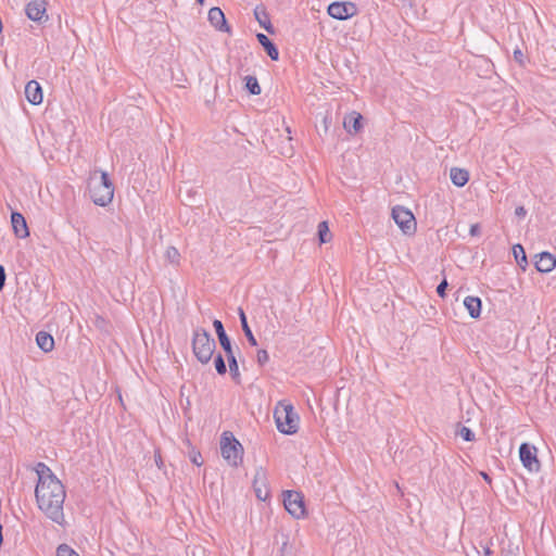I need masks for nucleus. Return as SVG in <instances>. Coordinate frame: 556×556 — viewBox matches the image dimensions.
Instances as JSON below:
<instances>
[{"label": "nucleus", "instance_id": "nucleus-16", "mask_svg": "<svg viewBox=\"0 0 556 556\" xmlns=\"http://www.w3.org/2000/svg\"><path fill=\"white\" fill-rule=\"evenodd\" d=\"M213 327L216 331L219 344L225 353L230 354V352H233L230 338L227 336L223 323L218 319H215L213 321Z\"/></svg>", "mask_w": 556, "mask_h": 556}, {"label": "nucleus", "instance_id": "nucleus-40", "mask_svg": "<svg viewBox=\"0 0 556 556\" xmlns=\"http://www.w3.org/2000/svg\"><path fill=\"white\" fill-rule=\"evenodd\" d=\"M155 463H156V465H157L159 467H161L162 459H161V457H160V456H159V457H155Z\"/></svg>", "mask_w": 556, "mask_h": 556}, {"label": "nucleus", "instance_id": "nucleus-4", "mask_svg": "<svg viewBox=\"0 0 556 556\" xmlns=\"http://www.w3.org/2000/svg\"><path fill=\"white\" fill-rule=\"evenodd\" d=\"M216 349L215 340L202 328L194 330L192 339V350L197 359L202 364H207Z\"/></svg>", "mask_w": 556, "mask_h": 556}, {"label": "nucleus", "instance_id": "nucleus-21", "mask_svg": "<svg viewBox=\"0 0 556 556\" xmlns=\"http://www.w3.org/2000/svg\"><path fill=\"white\" fill-rule=\"evenodd\" d=\"M36 343L38 348L46 353L52 351L54 348L53 337L46 331H39L36 334Z\"/></svg>", "mask_w": 556, "mask_h": 556}, {"label": "nucleus", "instance_id": "nucleus-11", "mask_svg": "<svg viewBox=\"0 0 556 556\" xmlns=\"http://www.w3.org/2000/svg\"><path fill=\"white\" fill-rule=\"evenodd\" d=\"M534 266L540 273H551L556 267V257L549 252H541L534 256Z\"/></svg>", "mask_w": 556, "mask_h": 556}, {"label": "nucleus", "instance_id": "nucleus-32", "mask_svg": "<svg viewBox=\"0 0 556 556\" xmlns=\"http://www.w3.org/2000/svg\"><path fill=\"white\" fill-rule=\"evenodd\" d=\"M458 434L462 437L463 440L467 442H471L475 440V433L468 427L463 426L459 429Z\"/></svg>", "mask_w": 556, "mask_h": 556}, {"label": "nucleus", "instance_id": "nucleus-34", "mask_svg": "<svg viewBox=\"0 0 556 556\" xmlns=\"http://www.w3.org/2000/svg\"><path fill=\"white\" fill-rule=\"evenodd\" d=\"M280 556H293L292 546L285 542L280 547Z\"/></svg>", "mask_w": 556, "mask_h": 556}, {"label": "nucleus", "instance_id": "nucleus-25", "mask_svg": "<svg viewBox=\"0 0 556 556\" xmlns=\"http://www.w3.org/2000/svg\"><path fill=\"white\" fill-rule=\"evenodd\" d=\"M226 357L228 361L229 370H230V375H231L232 379L235 381H239L240 372H239V366H238V362L235 356V353L230 352V354H226Z\"/></svg>", "mask_w": 556, "mask_h": 556}, {"label": "nucleus", "instance_id": "nucleus-35", "mask_svg": "<svg viewBox=\"0 0 556 556\" xmlns=\"http://www.w3.org/2000/svg\"><path fill=\"white\" fill-rule=\"evenodd\" d=\"M5 279H7V275H5L4 266L0 265V291H2V289L4 288Z\"/></svg>", "mask_w": 556, "mask_h": 556}, {"label": "nucleus", "instance_id": "nucleus-6", "mask_svg": "<svg viewBox=\"0 0 556 556\" xmlns=\"http://www.w3.org/2000/svg\"><path fill=\"white\" fill-rule=\"evenodd\" d=\"M392 218L405 235H412L416 230V220L413 213L401 205L392 208Z\"/></svg>", "mask_w": 556, "mask_h": 556}, {"label": "nucleus", "instance_id": "nucleus-30", "mask_svg": "<svg viewBox=\"0 0 556 556\" xmlns=\"http://www.w3.org/2000/svg\"><path fill=\"white\" fill-rule=\"evenodd\" d=\"M56 556H79V555L68 545L61 544L56 548Z\"/></svg>", "mask_w": 556, "mask_h": 556}, {"label": "nucleus", "instance_id": "nucleus-31", "mask_svg": "<svg viewBox=\"0 0 556 556\" xmlns=\"http://www.w3.org/2000/svg\"><path fill=\"white\" fill-rule=\"evenodd\" d=\"M269 361V354L266 350L264 349H261L257 351L256 353V362L258 364V366L263 367L264 365H266Z\"/></svg>", "mask_w": 556, "mask_h": 556}, {"label": "nucleus", "instance_id": "nucleus-23", "mask_svg": "<svg viewBox=\"0 0 556 556\" xmlns=\"http://www.w3.org/2000/svg\"><path fill=\"white\" fill-rule=\"evenodd\" d=\"M238 314H239V318H240V323H241V327H242V330L244 332V336L248 340V342L252 345V346H256L257 345V341L248 324V319H247V316H245V313L244 311L239 307L238 309Z\"/></svg>", "mask_w": 556, "mask_h": 556}, {"label": "nucleus", "instance_id": "nucleus-24", "mask_svg": "<svg viewBox=\"0 0 556 556\" xmlns=\"http://www.w3.org/2000/svg\"><path fill=\"white\" fill-rule=\"evenodd\" d=\"M513 254H514L515 261L519 265V267L522 270H526V268L528 266V258H527V254H526L523 247L519 243L515 244L513 247Z\"/></svg>", "mask_w": 556, "mask_h": 556}, {"label": "nucleus", "instance_id": "nucleus-14", "mask_svg": "<svg viewBox=\"0 0 556 556\" xmlns=\"http://www.w3.org/2000/svg\"><path fill=\"white\" fill-rule=\"evenodd\" d=\"M208 21L219 31H229L224 12L220 8L214 7L208 11Z\"/></svg>", "mask_w": 556, "mask_h": 556}, {"label": "nucleus", "instance_id": "nucleus-10", "mask_svg": "<svg viewBox=\"0 0 556 556\" xmlns=\"http://www.w3.org/2000/svg\"><path fill=\"white\" fill-rule=\"evenodd\" d=\"M253 489L260 501H266L269 497V489L267 486L266 471L260 467L256 469L253 479Z\"/></svg>", "mask_w": 556, "mask_h": 556}, {"label": "nucleus", "instance_id": "nucleus-41", "mask_svg": "<svg viewBox=\"0 0 556 556\" xmlns=\"http://www.w3.org/2000/svg\"><path fill=\"white\" fill-rule=\"evenodd\" d=\"M3 536H2V526L0 525V546L2 545Z\"/></svg>", "mask_w": 556, "mask_h": 556}, {"label": "nucleus", "instance_id": "nucleus-29", "mask_svg": "<svg viewBox=\"0 0 556 556\" xmlns=\"http://www.w3.org/2000/svg\"><path fill=\"white\" fill-rule=\"evenodd\" d=\"M214 366L217 374L225 375L227 372L226 363L222 354L216 355V357L214 358Z\"/></svg>", "mask_w": 556, "mask_h": 556}, {"label": "nucleus", "instance_id": "nucleus-33", "mask_svg": "<svg viewBox=\"0 0 556 556\" xmlns=\"http://www.w3.org/2000/svg\"><path fill=\"white\" fill-rule=\"evenodd\" d=\"M447 286H448V283H447L446 279H443L437 287V293L440 298H444L446 295L445 291H446Z\"/></svg>", "mask_w": 556, "mask_h": 556}, {"label": "nucleus", "instance_id": "nucleus-8", "mask_svg": "<svg viewBox=\"0 0 556 556\" xmlns=\"http://www.w3.org/2000/svg\"><path fill=\"white\" fill-rule=\"evenodd\" d=\"M519 457L522 465L531 472L540 470V462L536 457V448L529 443L519 446Z\"/></svg>", "mask_w": 556, "mask_h": 556}, {"label": "nucleus", "instance_id": "nucleus-36", "mask_svg": "<svg viewBox=\"0 0 556 556\" xmlns=\"http://www.w3.org/2000/svg\"><path fill=\"white\" fill-rule=\"evenodd\" d=\"M527 214V211L523 206H517L515 210V215L519 218H523Z\"/></svg>", "mask_w": 556, "mask_h": 556}, {"label": "nucleus", "instance_id": "nucleus-28", "mask_svg": "<svg viewBox=\"0 0 556 556\" xmlns=\"http://www.w3.org/2000/svg\"><path fill=\"white\" fill-rule=\"evenodd\" d=\"M165 257L170 264H178L180 253L175 247H168L165 252Z\"/></svg>", "mask_w": 556, "mask_h": 556}, {"label": "nucleus", "instance_id": "nucleus-19", "mask_svg": "<svg viewBox=\"0 0 556 556\" xmlns=\"http://www.w3.org/2000/svg\"><path fill=\"white\" fill-rule=\"evenodd\" d=\"M363 116L359 113L352 112L349 114L343 122V126L349 134H356L363 127Z\"/></svg>", "mask_w": 556, "mask_h": 556}, {"label": "nucleus", "instance_id": "nucleus-17", "mask_svg": "<svg viewBox=\"0 0 556 556\" xmlns=\"http://www.w3.org/2000/svg\"><path fill=\"white\" fill-rule=\"evenodd\" d=\"M254 16L256 18V21L260 23V25L269 34H274L275 33V28L270 22V18H269V15L268 13L266 12V9L265 7L263 5H257L255 9H254Z\"/></svg>", "mask_w": 556, "mask_h": 556}, {"label": "nucleus", "instance_id": "nucleus-9", "mask_svg": "<svg viewBox=\"0 0 556 556\" xmlns=\"http://www.w3.org/2000/svg\"><path fill=\"white\" fill-rule=\"evenodd\" d=\"M357 12L356 5L352 2H332L328 7V14L339 21L348 20Z\"/></svg>", "mask_w": 556, "mask_h": 556}, {"label": "nucleus", "instance_id": "nucleus-39", "mask_svg": "<svg viewBox=\"0 0 556 556\" xmlns=\"http://www.w3.org/2000/svg\"><path fill=\"white\" fill-rule=\"evenodd\" d=\"M480 475H481V477L483 478V480H484L485 482H488L489 484L492 482L491 477H490L486 472L481 471V472H480Z\"/></svg>", "mask_w": 556, "mask_h": 556}, {"label": "nucleus", "instance_id": "nucleus-26", "mask_svg": "<svg viewBox=\"0 0 556 556\" xmlns=\"http://www.w3.org/2000/svg\"><path fill=\"white\" fill-rule=\"evenodd\" d=\"M244 80H245V88L251 94L258 96L261 93V91H262L261 86L255 76H247L244 78Z\"/></svg>", "mask_w": 556, "mask_h": 556}, {"label": "nucleus", "instance_id": "nucleus-43", "mask_svg": "<svg viewBox=\"0 0 556 556\" xmlns=\"http://www.w3.org/2000/svg\"><path fill=\"white\" fill-rule=\"evenodd\" d=\"M485 554L486 555H490L491 554V551L489 548L485 549Z\"/></svg>", "mask_w": 556, "mask_h": 556}, {"label": "nucleus", "instance_id": "nucleus-42", "mask_svg": "<svg viewBox=\"0 0 556 556\" xmlns=\"http://www.w3.org/2000/svg\"><path fill=\"white\" fill-rule=\"evenodd\" d=\"M192 462H193L195 465H198V466H200V465H201V463H199V462H198V458H197V457H193Z\"/></svg>", "mask_w": 556, "mask_h": 556}, {"label": "nucleus", "instance_id": "nucleus-18", "mask_svg": "<svg viewBox=\"0 0 556 556\" xmlns=\"http://www.w3.org/2000/svg\"><path fill=\"white\" fill-rule=\"evenodd\" d=\"M257 41L260 45L264 48L267 55L273 60L277 61L279 59V51L276 47V45L265 35L262 33H258L256 35Z\"/></svg>", "mask_w": 556, "mask_h": 556}, {"label": "nucleus", "instance_id": "nucleus-13", "mask_svg": "<svg viewBox=\"0 0 556 556\" xmlns=\"http://www.w3.org/2000/svg\"><path fill=\"white\" fill-rule=\"evenodd\" d=\"M11 224L16 237L24 239L29 236L25 217L18 212H12Z\"/></svg>", "mask_w": 556, "mask_h": 556}, {"label": "nucleus", "instance_id": "nucleus-3", "mask_svg": "<svg viewBox=\"0 0 556 556\" xmlns=\"http://www.w3.org/2000/svg\"><path fill=\"white\" fill-rule=\"evenodd\" d=\"M277 429L283 434H294L299 429V415L292 404L279 402L274 410Z\"/></svg>", "mask_w": 556, "mask_h": 556}, {"label": "nucleus", "instance_id": "nucleus-44", "mask_svg": "<svg viewBox=\"0 0 556 556\" xmlns=\"http://www.w3.org/2000/svg\"><path fill=\"white\" fill-rule=\"evenodd\" d=\"M200 3H203L204 0H198Z\"/></svg>", "mask_w": 556, "mask_h": 556}, {"label": "nucleus", "instance_id": "nucleus-12", "mask_svg": "<svg viewBox=\"0 0 556 556\" xmlns=\"http://www.w3.org/2000/svg\"><path fill=\"white\" fill-rule=\"evenodd\" d=\"M25 12L29 20L40 22L46 14V2L43 0H33L27 3Z\"/></svg>", "mask_w": 556, "mask_h": 556}, {"label": "nucleus", "instance_id": "nucleus-2", "mask_svg": "<svg viewBox=\"0 0 556 556\" xmlns=\"http://www.w3.org/2000/svg\"><path fill=\"white\" fill-rule=\"evenodd\" d=\"M88 188L96 205L105 206L112 202L114 186L106 172L94 170L89 177Z\"/></svg>", "mask_w": 556, "mask_h": 556}, {"label": "nucleus", "instance_id": "nucleus-15", "mask_svg": "<svg viewBox=\"0 0 556 556\" xmlns=\"http://www.w3.org/2000/svg\"><path fill=\"white\" fill-rule=\"evenodd\" d=\"M25 96L29 103L37 105L42 102L43 94L41 86L36 80H30L25 86Z\"/></svg>", "mask_w": 556, "mask_h": 556}, {"label": "nucleus", "instance_id": "nucleus-37", "mask_svg": "<svg viewBox=\"0 0 556 556\" xmlns=\"http://www.w3.org/2000/svg\"><path fill=\"white\" fill-rule=\"evenodd\" d=\"M479 231H480V228H479L478 224L471 225L470 231H469L471 236L478 235Z\"/></svg>", "mask_w": 556, "mask_h": 556}, {"label": "nucleus", "instance_id": "nucleus-5", "mask_svg": "<svg viewBox=\"0 0 556 556\" xmlns=\"http://www.w3.org/2000/svg\"><path fill=\"white\" fill-rule=\"evenodd\" d=\"M220 451L223 457L230 464L231 466H238V464L242 460V445L240 442L232 435L231 432H224L220 440Z\"/></svg>", "mask_w": 556, "mask_h": 556}, {"label": "nucleus", "instance_id": "nucleus-7", "mask_svg": "<svg viewBox=\"0 0 556 556\" xmlns=\"http://www.w3.org/2000/svg\"><path fill=\"white\" fill-rule=\"evenodd\" d=\"M283 504L289 514L301 518L305 514L303 496L296 491H287L283 496Z\"/></svg>", "mask_w": 556, "mask_h": 556}, {"label": "nucleus", "instance_id": "nucleus-22", "mask_svg": "<svg viewBox=\"0 0 556 556\" xmlns=\"http://www.w3.org/2000/svg\"><path fill=\"white\" fill-rule=\"evenodd\" d=\"M450 177L452 182L457 187H464L469 180V173L466 169L453 167Z\"/></svg>", "mask_w": 556, "mask_h": 556}, {"label": "nucleus", "instance_id": "nucleus-27", "mask_svg": "<svg viewBox=\"0 0 556 556\" xmlns=\"http://www.w3.org/2000/svg\"><path fill=\"white\" fill-rule=\"evenodd\" d=\"M318 238L320 243H327L330 241V231L327 222H321L318 225Z\"/></svg>", "mask_w": 556, "mask_h": 556}, {"label": "nucleus", "instance_id": "nucleus-38", "mask_svg": "<svg viewBox=\"0 0 556 556\" xmlns=\"http://www.w3.org/2000/svg\"><path fill=\"white\" fill-rule=\"evenodd\" d=\"M514 56H515V59H516L518 62H520V63H521V61H522V52H521L520 50H516V51L514 52Z\"/></svg>", "mask_w": 556, "mask_h": 556}, {"label": "nucleus", "instance_id": "nucleus-1", "mask_svg": "<svg viewBox=\"0 0 556 556\" xmlns=\"http://www.w3.org/2000/svg\"><path fill=\"white\" fill-rule=\"evenodd\" d=\"M35 470L38 476L35 489L38 507L50 520L62 526L65 521V488L46 464L38 463Z\"/></svg>", "mask_w": 556, "mask_h": 556}, {"label": "nucleus", "instance_id": "nucleus-20", "mask_svg": "<svg viewBox=\"0 0 556 556\" xmlns=\"http://www.w3.org/2000/svg\"><path fill=\"white\" fill-rule=\"evenodd\" d=\"M464 305L471 318H478L481 314V300L478 296H466Z\"/></svg>", "mask_w": 556, "mask_h": 556}]
</instances>
